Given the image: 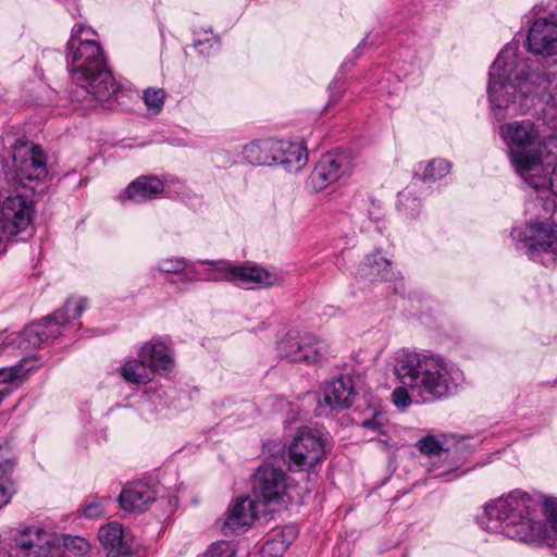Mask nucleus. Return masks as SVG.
<instances>
[{
    "instance_id": "8",
    "label": "nucleus",
    "mask_w": 557,
    "mask_h": 557,
    "mask_svg": "<svg viewBox=\"0 0 557 557\" xmlns=\"http://www.w3.org/2000/svg\"><path fill=\"white\" fill-rule=\"evenodd\" d=\"M86 301L83 297H70L61 309L30 323L20 335L7 336L5 345L15 344L20 339L18 346L25 349L39 348L44 343L60 336L71 323L78 319L86 308Z\"/></svg>"
},
{
    "instance_id": "39",
    "label": "nucleus",
    "mask_w": 557,
    "mask_h": 557,
    "mask_svg": "<svg viewBox=\"0 0 557 557\" xmlns=\"http://www.w3.org/2000/svg\"><path fill=\"white\" fill-rule=\"evenodd\" d=\"M202 557H236L234 547L227 543L213 544Z\"/></svg>"
},
{
    "instance_id": "10",
    "label": "nucleus",
    "mask_w": 557,
    "mask_h": 557,
    "mask_svg": "<svg viewBox=\"0 0 557 557\" xmlns=\"http://www.w3.org/2000/svg\"><path fill=\"white\" fill-rule=\"evenodd\" d=\"M325 455V443L320 432L304 428L288 447V468L293 472L313 470Z\"/></svg>"
},
{
    "instance_id": "17",
    "label": "nucleus",
    "mask_w": 557,
    "mask_h": 557,
    "mask_svg": "<svg viewBox=\"0 0 557 557\" xmlns=\"http://www.w3.org/2000/svg\"><path fill=\"white\" fill-rule=\"evenodd\" d=\"M354 397L352 380L348 376H339L324 386L323 400L319 401V408L327 407L331 410H343L351 406Z\"/></svg>"
},
{
    "instance_id": "7",
    "label": "nucleus",
    "mask_w": 557,
    "mask_h": 557,
    "mask_svg": "<svg viewBox=\"0 0 557 557\" xmlns=\"http://www.w3.org/2000/svg\"><path fill=\"white\" fill-rule=\"evenodd\" d=\"M499 134L508 147L511 164L521 177L543 171L546 157L557 153L552 151L553 147L557 148V139L542 141L535 124L529 120L504 124Z\"/></svg>"
},
{
    "instance_id": "22",
    "label": "nucleus",
    "mask_w": 557,
    "mask_h": 557,
    "mask_svg": "<svg viewBox=\"0 0 557 557\" xmlns=\"http://www.w3.org/2000/svg\"><path fill=\"white\" fill-rule=\"evenodd\" d=\"M429 195L417 186V183H410L405 189L397 194V211L408 220H418L423 213V197Z\"/></svg>"
},
{
    "instance_id": "21",
    "label": "nucleus",
    "mask_w": 557,
    "mask_h": 557,
    "mask_svg": "<svg viewBox=\"0 0 557 557\" xmlns=\"http://www.w3.org/2000/svg\"><path fill=\"white\" fill-rule=\"evenodd\" d=\"M359 273L362 277L404 278L398 271H395L392 261L384 255L382 249H375L364 257L359 264Z\"/></svg>"
},
{
    "instance_id": "9",
    "label": "nucleus",
    "mask_w": 557,
    "mask_h": 557,
    "mask_svg": "<svg viewBox=\"0 0 557 557\" xmlns=\"http://www.w3.org/2000/svg\"><path fill=\"white\" fill-rule=\"evenodd\" d=\"M213 273L223 274V278H282L284 274H290L288 271L284 273L270 271L252 262L236 264L226 259H197L195 261L187 259L182 278H195Z\"/></svg>"
},
{
    "instance_id": "27",
    "label": "nucleus",
    "mask_w": 557,
    "mask_h": 557,
    "mask_svg": "<svg viewBox=\"0 0 557 557\" xmlns=\"http://www.w3.org/2000/svg\"><path fill=\"white\" fill-rule=\"evenodd\" d=\"M194 47L199 55L209 58L220 50V37L211 28L194 29Z\"/></svg>"
},
{
    "instance_id": "18",
    "label": "nucleus",
    "mask_w": 557,
    "mask_h": 557,
    "mask_svg": "<svg viewBox=\"0 0 557 557\" xmlns=\"http://www.w3.org/2000/svg\"><path fill=\"white\" fill-rule=\"evenodd\" d=\"M277 145L278 140L273 138L255 139L240 146L238 156L252 166H275Z\"/></svg>"
},
{
    "instance_id": "14",
    "label": "nucleus",
    "mask_w": 557,
    "mask_h": 557,
    "mask_svg": "<svg viewBox=\"0 0 557 557\" xmlns=\"http://www.w3.org/2000/svg\"><path fill=\"white\" fill-rule=\"evenodd\" d=\"M256 502L249 497H238L232 502L221 524V532L225 536L246 532L257 518Z\"/></svg>"
},
{
    "instance_id": "6",
    "label": "nucleus",
    "mask_w": 557,
    "mask_h": 557,
    "mask_svg": "<svg viewBox=\"0 0 557 557\" xmlns=\"http://www.w3.org/2000/svg\"><path fill=\"white\" fill-rule=\"evenodd\" d=\"M87 32L96 35L91 27L84 24H75L70 39L66 42V53L63 55L58 50H45L44 55L55 54L64 59L66 67L75 85L88 94L98 102H108L117 95L120 85L116 83L103 48L95 39H82Z\"/></svg>"
},
{
    "instance_id": "35",
    "label": "nucleus",
    "mask_w": 557,
    "mask_h": 557,
    "mask_svg": "<svg viewBox=\"0 0 557 557\" xmlns=\"http://www.w3.org/2000/svg\"><path fill=\"white\" fill-rule=\"evenodd\" d=\"M61 545L63 550L66 549L81 555L88 553L90 549L88 541L81 536H63L61 539Z\"/></svg>"
},
{
    "instance_id": "43",
    "label": "nucleus",
    "mask_w": 557,
    "mask_h": 557,
    "mask_svg": "<svg viewBox=\"0 0 557 557\" xmlns=\"http://www.w3.org/2000/svg\"><path fill=\"white\" fill-rule=\"evenodd\" d=\"M382 419H383V417L381 414L376 413L373 416L372 419L364 420L361 425L363 428L381 432V429L383 426Z\"/></svg>"
},
{
    "instance_id": "24",
    "label": "nucleus",
    "mask_w": 557,
    "mask_h": 557,
    "mask_svg": "<svg viewBox=\"0 0 557 557\" xmlns=\"http://www.w3.org/2000/svg\"><path fill=\"white\" fill-rule=\"evenodd\" d=\"M139 358H144L152 373L158 370H169L173 367V357L169 348L159 342H148L143 345Z\"/></svg>"
},
{
    "instance_id": "19",
    "label": "nucleus",
    "mask_w": 557,
    "mask_h": 557,
    "mask_svg": "<svg viewBox=\"0 0 557 557\" xmlns=\"http://www.w3.org/2000/svg\"><path fill=\"white\" fill-rule=\"evenodd\" d=\"M154 500V490L144 482H135L125 485L119 496L121 508L134 513L147 510Z\"/></svg>"
},
{
    "instance_id": "44",
    "label": "nucleus",
    "mask_w": 557,
    "mask_h": 557,
    "mask_svg": "<svg viewBox=\"0 0 557 557\" xmlns=\"http://www.w3.org/2000/svg\"><path fill=\"white\" fill-rule=\"evenodd\" d=\"M62 3L71 16L76 17L79 15L78 0H62Z\"/></svg>"
},
{
    "instance_id": "13",
    "label": "nucleus",
    "mask_w": 557,
    "mask_h": 557,
    "mask_svg": "<svg viewBox=\"0 0 557 557\" xmlns=\"http://www.w3.org/2000/svg\"><path fill=\"white\" fill-rule=\"evenodd\" d=\"M98 539L107 557H137V545L133 536L119 522L102 525Z\"/></svg>"
},
{
    "instance_id": "41",
    "label": "nucleus",
    "mask_w": 557,
    "mask_h": 557,
    "mask_svg": "<svg viewBox=\"0 0 557 557\" xmlns=\"http://www.w3.org/2000/svg\"><path fill=\"white\" fill-rule=\"evenodd\" d=\"M237 286L242 289L250 290V289H257V288H268L272 286L271 281H237Z\"/></svg>"
},
{
    "instance_id": "28",
    "label": "nucleus",
    "mask_w": 557,
    "mask_h": 557,
    "mask_svg": "<svg viewBox=\"0 0 557 557\" xmlns=\"http://www.w3.org/2000/svg\"><path fill=\"white\" fill-rule=\"evenodd\" d=\"M120 373L129 383L144 384L151 380L153 373L144 358L126 362Z\"/></svg>"
},
{
    "instance_id": "3",
    "label": "nucleus",
    "mask_w": 557,
    "mask_h": 557,
    "mask_svg": "<svg viewBox=\"0 0 557 557\" xmlns=\"http://www.w3.org/2000/svg\"><path fill=\"white\" fill-rule=\"evenodd\" d=\"M479 523L486 531L525 543L536 542L545 535L557 550V499L541 504L517 490L488 503Z\"/></svg>"
},
{
    "instance_id": "12",
    "label": "nucleus",
    "mask_w": 557,
    "mask_h": 557,
    "mask_svg": "<svg viewBox=\"0 0 557 557\" xmlns=\"http://www.w3.org/2000/svg\"><path fill=\"white\" fill-rule=\"evenodd\" d=\"M289 486L285 471L273 462L259 466L253 474L252 494L257 503L280 504Z\"/></svg>"
},
{
    "instance_id": "25",
    "label": "nucleus",
    "mask_w": 557,
    "mask_h": 557,
    "mask_svg": "<svg viewBox=\"0 0 557 557\" xmlns=\"http://www.w3.org/2000/svg\"><path fill=\"white\" fill-rule=\"evenodd\" d=\"M392 11L401 21L412 17L426 10H436L440 0H394Z\"/></svg>"
},
{
    "instance_id": "49",
    "label": "nucleus",
    "mask_w": 557,
    "mask_h": 557,
    "mask_svg": "<svg viewBox=\"0 0 557 557\" xmlns=\"http://www.w3.org/2000/svg\"><path fill=\"white\" fill-rule=\"evenodd\" d=\"M4 146L3 140L0 139V148Z\"/></svg>"
},
{
    "instance_id": "32",
    "label": "nucleus",
    "mask_w": 557,
    "mask_h": 557,
    "mask_svg": "<svg viewBox=\"0 0 557 557\" xmlns=\"http://www.w3.org/2000/svg\"><path fill=\"white\" fill-rule=\"evenodd\" d=\"M187 259L183 257H175L162 259L158 262L156 268H151L150 274L156 276L158 274H177L182 275L186 268Z\"/></svg>"
},
{
    "instance_id": "46",
    "label": "nucleus",
    "mask_w": 557,
    "mask_h": 557,
    "mask_svg": "<svg viewBox=\"0 0 557 557\" xmlns=\"http://www.w3.org/2000/svg\"><path fill=\"white\" fill-rule=\"evenodd\" d=\"M373 207H374V210L373 211H368V218L370 221H374V222H379L382 218V212L380 210V205L375 206V203L371 200Z\"/></svg>"
},
{
    "instance_id": "20",
    "label": "nucleus",
    "mask_w": 557,
    "mask_h": 557,
    "mask_svg": "<svg viewBox=\"0 0 557 557\" xmlns=\"http://www.w3.org/2000/svg\"><path fill=\"white\" fill-rule=\"evenodd\" d=\"M451 164L441 158L432 159L423 163L420 162L416 165L413 176L410 183H417V186L430 194L432 184L445 177L450 171Z\"/></svg>"
},
{
    "instance_id": "26",
    "label": "nucleus",
    "mask_w": 557,
    "mask_h": 557,
    "mask_svg": "<svg viewBox=\"0 0 557 557\" xmlns=\"http://www.w3.org/2000/svg\"><path fill=\"white\" fill-rule=\"evenodd\" d=\"M14 463L10 451L0 449V508L9 503L12 494L15 492L13 482L10 479Z\"/></svg>"
},
{
    "instance_id": "34",
    "label": "nucleus",
    "mask_w": 557,
    "mask_h": 557,
    "mask_svg": "<svg viewBox=\"0 0 557 557\" xmlns=\"http://www.w3.org/2000/svg\"><path fill=\"white\" fill-rule=\"evenodd\" d=\"M30 368L25 367V360H21L18 363L12 367H5L0 369V384L12 383L15 380L23 379Z\"/></svg>"
},
{
    "instance_id": "37",
    "label": "nucleus",
    "mask_w": 557,
    "mask_h": 557,
    "mask_svg": "<svg viewBox=\"0 0 557 557\" xmlns=\"http://www.w3.org/2000/svg\"><path fill=\"white\" fill-rule=\"evenodd\" d=\"M329 101L327 106L337 103L346 91V82L341 77L336 76L329 85Z\"/></svg>"
},
{
    "instance_id": "4",
    "label": "nucleus",
    "mask_w": 557,
    "mask_h": 557,
    "mask_svg": "<svg viewBox=\"0 0 557 557\" xmlns=\"http://www.w3.org/2000/svg\"><path fill=\"white\" fill-rule=\"evenodd\" d=\"M543 171L522 176L527 185L536 193V206L541 207L549 218L531 219L510 231V239L515 249L529 259L545 264L557 255V153L546 157Z\"/></svg>"
},
{
    "instance_id": "16",
    "label": "nucleus",
    "mask_w": 557,
    "mask_h": 557,
    "mask_svg": "<svg viewBox=\"0 0 557 557\" xmlns=\"http://www.w3.org/2000/svg\"><path fill=\"white\" fill-rule=\"evenodd\" d=\"M164 191V183L156 175H141L132 181L119 195V200L143 203L159 198Z\"/></svg>"
},
{
    "instance_id": "29",
    "label": "nucleus",
    "mask_w": 557,
    "mask_h": 557,
    "mask_svg": "<svg viewBox=\"0 0 557 557\" xmlns=\"http://www.w3.org/2000/svg\"><path fill=\"white\" fill-rule=\"evenodd\" d=\"M327 352L326 344L311 334L302 335L301 362L315 363Z\"/></svg>"
},
{
    "instance_id": "2",
    "label": "nucleus",
    "mask_w": 557,
    "mask_h": 557,
    "mask_svg": "<svg viewBox=\"0 0 557 557\" xmlns=\"http://www.w3.org/2000/svg\"><path fill=\"white\" fill-rule=\"evenodd\" d=\"M8 183L30 189L34 194L46 189L48 175L47 153L39 146L26 139H14L10 148L0 154V176ZM35 212L34 201L28 196H9L0 207V256L15 237L27 232Z\"/></svg>"
},
{
    "instance_id": "11",
    "label": "nucleus",
    "mask_w": 557,
    "mask_h": 557,
    "mask_svg": "<svg viewBox=\"0 0 557 557\" xmlns=\"http://www.w3.org/2000/svg\"><path fill=\"white\" fill-rule=\"evenodd\" d=\"M355 165V156L350 149L335 148L324 153L308 177V184L320 191L349 174Z\"/></svg>"
},
{
    "instance_id": "48",
    "label": "nucleus",
    "mask_w": 557,
    "mask_h": 557,
    "mask_svg": "<svg viewBox=\"0 0 557 557\" xmlns=\"http://www.w3.org/2000/svg\"><path fill=\"white\" fill-rule=\"evenodd\" d=\"M344 240V238L339 239L338 243L336 244V247H339L341 246V243Z\"/></svg>"
},
{
    "instance_id": "30",
    "label": "nucleus",
    "mask_w": 557,
    "mask_h": 557,
    "mask_svg": "<svg viewBox=\"0 0 557 557\" xmlns=\"http://www.w3.org/2000/svg\"><path fill=\"white\" fill-rule=\"evenodd\" d=\"M302 336L286 334L276 346L277 354L281 358L287 359L292 362H301Z\"/></svg>"
},
{
    "instance_id": "47",
    "label": "nucleus",
    "mask_w": 557,
    "mask_h": 557,
    "mask_svg": "<svg viewBox=\"0 0 557 557\" xmlns=\"http://www.w3.org/2000/svg\"><path fill=\"white\" fill-rule=\"evenodd\" d=\"M11 393V389L9 387H3L1 391H0V396L1 398L3 399L4 397H7L9 394Z\"/></svg>"
},
{
    "instance_id": "5",
    "label": "nucleus",
    "mask_w": 557,
    "mask_h": 557,
    "mask_svg": "<svg viewBox=\"0 0 557 557\" xmlns=\"http://www.w3.org/2000/svg\"><path fill=\"white\" fill-rule=\"evenodd\" d=\"M393 372L401 383L392 394L396 407L405 409L411 404L408 389L430 400L453 395L461 372L441 355L401 349L395 354Z\"/></svg>"
},
{
    "instance_id": "31",
    "label": "nucleus",
    "mask_w": 557,
    "mask_h": 557,
    "mask_svg": "<svg viewBox=\"0 0 557 557\" xmlns=\"http://www.w3.org/2000/svg\"><path fill=\"white\" fill-rule=\"evenodd\" d=\"M417 449L429 458L447 459L448 450L443 441L434 435H425L416 443Z\"/></svg>"
},
{
    "instance_id": "38",
    "label": "nucleus",
    "mask_w": 557,
    "mask_h": 557,
    "mask_svg": "<svg viewBox=\"0 0 557 557\" xmlns=\"http://www.w3.org/2000/svg\"><path fill=\"white\" fill-rule=\"evenodd\" d=\"M110 497H103L99 500L89 503L83 508V515L89 519H96L104 513V503L109 502Z\"/></svg>"
},
{
    "instance_id": "33",
    "label": "nucleus",
    "mask_w": 557,
    "mask_h": 557,
    "mask_svg": "<svg viewBox=\"0 0 557 557\" xmlns=\"http://www.w3.org/2000/svg\"><path fill=\"white\" fill-rule=\"evenodd\" d=\"M143 100L152 113L158 114L163 107L165 91L162 88H147L144 90Z\"/></svg>"
},
{
    "instance_id": "23",
    "label": "nucleus",
    "mask_w": 557,
    "mask_h": 557,
    "mask_svg": "<svg viewBox=\"0 0 557 557\" xmlns=\"http://www.w3.org/2000/svg\"><path fill=\"white\" fill-rule=\"evenodd\" d=\"M275 152V166H282L286 172H298L307 162V148L300 144L278 140Z\"/></svg>"
},
{
    "instance_id": "36",
    "label": "nucleus",
    "mask_w": 557,
    "mask_h": 557,
    "mask_svg": "<svg viewBox=\"0 0 557 557\" xmlns=\"http://www.w3.org/2000/svg\"><path fill=\"white\" fill-rule=\"evenodd\" d=\"M239 154V149L235 152L228 149H220L215 152V161L220 163V166L231 168L233 165L246 164L243 160V156Z\"/></svg>"
},
{
    "instance_id": "45",
    "label": "nucleus",
    "mask_w": 557,
    "mask_h": 557,
    "mask_svg": "<svg viewBox=\"0 0 557 557\" xmlns=\"http://www.w3.org/2000/svg\"><path fill=\"white\" fill-rule=\"evenodd\" d=\"M356 61L351 59V57H347L344 62L341 64L337 76H343L347 74L354 66Z\"/></svg>"
},
{
    "instance_id": "1",
    "label": "nucleus",
    "mask_w": 557,
    "mask_h": 557,
    "mask_svg": "<svg viewBox=\"0 0 557 557\" xmlns=\"http://www.w3.org/2000/svg\"><path fill=\"white\" fill-rule=\"evenodd\" d=\"M531 14L525 45L532 55L520 58L518 46L507 44L488 71L487 98L497 121L557 98V75L544 64L557 55V2L537 4Z\"/></svg>"
},
{
    "instance_id": "15",
    "label": "nucleus",
    "mask_w": 557,
    "mask_h": 557,
    "mask_svg": "<svg viewBox=\"0 0 557 557\" xmlns=\"http://www.w3.org/2000/svg\"><path fill=\"white\" fill-rule=\"evenodd\" d=\"M25 557H64L61 539L41 529L28 531L18 543Z\"/></svg>"
},
{
    "instance_id": "40",
    "label": "nucleus",
    "mask_w": 557,
    "mask_h": 557,
    "mask_svg": "<svg viewBox=\"0 0 557 557\" xmlns=\"http://www.w3.org/2000/svg\"><path fill=\"white\" fill-rule=\"evenodd\" d=\"M379 36V32H369L367 34V36L359 42V45L352 50L351 54L349 57H351V59L354 61H357L358 59H360V57L362 55L363 53V49L366 48V46L368 45H375L376 44V38Z\"/></svg>"
},
{
    "instance_id": "42",
    "label": "nucleus",
    "mask_w": 557,
    "mask_h": 557,
    "mask_svg": "<svg viewBox=\"0 0 557 557\" xmlns=\"http://www.w3.org/2000/svg\"><path fill=\"white\" fill-rule=\"evenodd\" d=\"M287 548V545H285L283 542H276V541H267L262 547V554L263 555H267V554H271L273 550H275V553L277 555H282Z\"/></svg>"
}]
</instances>
